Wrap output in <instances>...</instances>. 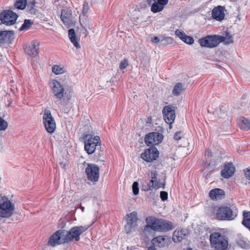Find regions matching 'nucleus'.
Segmentation results:
<instances>
[{
	"label": "nucleus",
	"instance_id": "nucleus-1",
	"mask_svg": "<svg viewBox=\"0 0 250 250\" xmlns=\"http://www.w3.org/2000/svg\"><path fill=\"white\" fill-rule=\"evenodd\" d=\"M147 225L145 227L146 230L151 229L155 231L165 232L173 229V224L170 221L149 216L146 218Z\"/></svg>",
	"mask_w": 250,
	"mask_h": 250
},
{
	"label": "nucleus",
	"instance_id": "nucleus-2",
	"mask_svg": "<svg viewBox=\"0 0 250 250\" xmlns=\"http://www.w3.org/2000/svg\"><path fill=\"white\" fill-rule=\"evenodd\" d=\"M83 139L84 140V149L87 154H92L95 153L97 158H99L103 154L102 151L99 148L101 145L99 136H93L91 134H86L83 135Z\"/></svg>",
	"mask_w": 250,
	"mask_h": 250
},
{
	"label": "nucleus",
	"instance_id": "nucleus-3",
	"mask_svg": "<svg viewBox=\"0 0 250 250\" xmlns=\"http://www.w3.org/2000/svg\"><path fill=\"white\" fill-rule=\"evenodd\" d=\"M51 90L56 100V102L59 104H67L71 98V95L65 91L63 86L57 80H54L52 81Z\"/></svg>",
	"mask_w": 250,
	"mask_h": 250
},
{
	"label": "nucleus",
	"instance_id": "nucleus-4",
	"mask_svg": "<svg viewBox=\"0 0 250 250\" xmlns=\"http://www.w3.org/2000/svg\"><path fill=\"white\" fill-rule=\"evenodd\" d=\"M210 246L216 250H226L229 246L228 238L219 232H214L209 236Z\"/></svg>",
	"mask_w": 250,
	"mask_h": 250
},
{
	"label": "nucleus",
	"instance_id": "nucleus-5",
	"mask_svg": "<svg viewBox=\"0 0 250 250\" xmlns=\"http://www.w3.org/2000/svg\"><path fill=\"white\" fill-rule=\"evenodd\" d=\"M90 226H75L71 228L69 230H65L64 237H63V242L68 243L75 240L76 242L80 240V235L85 232Z\"/></svg>",
	"mask_w": 250,
	"mask_h": 250
},
{
	"label": "nucleus",
	"instance_id": "nucleus-6",
	"mask_svg": "<svg viewBox=\"0 0 250 250\" xmlns=\"http://www.w3.org/2000/svg\"><path fill=\"white\" fill-rule=\"evenodd\" d=\"M237 213L235 207L222 206L217 209L216 217L219 220L231 221L236 218Z\"/></svg>",
	"mask_w": 250,
	"mask_h": 250
},
{
	"label": "nucleus",
	"instance_id": "nucleus-7",
	"mask_svg": "<svg viewBox=\"0 0 250 250\" xmlns=\"http://www.w3.org/2000/svg\"><path fill=\"white\" fill-rule=\"evenodd\" d=\"M88 184L95 185L98 182L100 177V168L98 165L88 163L85 169Z\"/></svg>",
	"mask_w": 250,
	"mask_h": 250
},
{
	"label": "nucleus",
	"instance_id": "nucleus-8",
	"mask_svg": "<svg viewBox=\"0 0 250 250\" xmlns=\"http://www.w3.org/2000/svg\"><path fill=\"white\" fill-rule=\"evenodd\" d=\"M14 209V206L7 197H0V217L3 218L10 217Z\"/></svg>",
	"mask_w": 250,
	"mask_h": 250
},
{
	"label": "nucleus",
	"instance_id": "nucleus-9",
	"mask_svg": "<svg viewBox=\"0 0 250 250\" xmlns=\"http://www.w3.org/2000/svg\"><path fill=\"white\" fill-rule=\"evenodd\" d=\"M42 123L45 130L48 133L52 134L54 132L56 128V122L51 111L48 109H45L44 110Z\"/></svg>",
	"mask_w": 250,
	"mask_h": 250
},
{
	"label": "nucleus",
	"instance_id": "nucleus-10",
	"mask_svg": "<svg viewBox=\"0 0 250 250\" xmlns=\"http://www.w3.org/2000/svg\"><path fill=\"white\" fill-rule=\"evenodd\" d=\"M223 38L219 35H208L199 40V44L202 47L209 48L216 47L220 42Z\"/></svg>",
	"mask_w": 250,
	"mask_h": 250
},
{
	"label": "nucleus",
	"instance_id": "nucleus-11",
	"mask_svg": "<svg viewBox=\"0 0 250 250\" xmlns=\"http://www.w3.org/2000/svg\"><path fill=\"white\" fill-rule=\"evenodd\" d=\"M177 107L173 105H166L164 107L162 112L164 119L166 123L169 125V127H172V124L175 119V110Z\"/></svg>",
	"mask_w": 250,
	"mask_h": 250
},
{
	"label": "nucleus",
	"instance_id": "nucleus-12",
	"mask_svg": "<svg viewBox=\"0 0 250 250\" xmlns=\"http://www.w3.org/2000/svg\"><path fill=\"white\" fill-rule=\"evenodd\" d=\"M18 15L11 10H5L0 14V20L3 24L11 25L15 23Z\"/></svg>",
	"mask_w": 250,
	"mask_h": 250
},
{
	"label": "nucleus",
	"instance_id": "nucleus-13",
	"mask_svg": "<svg viewBox=\"0 0 250 250\" xmlns=\"http://www.w3.org/2000/svg\"><path fill=\"white\" fill-rule=\"evenodd\" d=\"M126 224L125 226V231L126 233H130L137 226V222L138 220L137 213L133 211L126 215Z\"/></svg>",
	"mask_w": 250,
	"mask_h": 250
},
{
	"label": "nucleus",
	"instance_id": "nucleus-14",
	"mask_svg": "<svg viewBox=\"0 0 250 250\" xmlns=\"http://www.w3.org/2000/svg\"><path fill=\"white\" fill-rule=\"evenodd\" d=\"M163 139L162 134L157 132H152L147 134L145 138V142L147 146L156 145L160 144Z\"/></svg>",
	"mask_w": 250,
	"mask_h": 250
},
{
	"label": "nucleus",
	"instance_id": "nucleus-15",
	"mask_svg": "<svg viewBox=\"0 0 250 250\" xmlns=\"http://www.w3.org/2000/svg\"><path fill=\"white\" fill-rule=\"evenodd\" d=\"M65 229H60L52 234L49 238L48 244L54 247L61 244H65L63 242V237H64Z\"/></svg>",
	"mask_w": 250,
	"mask_h": 250
},
{
	"label": "nucleus",
	"instance_id": "nucleus-16",
	"mask_svg": "<svg viewBox=\"0 0 250 250\" xmlns=\"http://www.w3.org/2000/svg\"><path fill=\"white\" fill-rule=\"evenodd\" d=\"M159 154V151L155 147H151L142 153L141 158L147 162H152L156 160Z\"/></svg>",
	"mask_w": 250,
	"mask_h": 250
},
{
	"label": "nucleus",
	"instance_id": "nucleus-17",
	"mask_svg": "<svg viewBox=\"0 0 250 250\" xmlns=\"http://www.w3.org/2000/svg\"><path fill=\"white\" fill-rule=\"evenodd\" d=\"M39 46L40 42L39 41L37 40L32 41L25 46V52L28 56L35 57L38 55Z\"/></svg>",
	"mask_w": 250,
	"mask_h": 250
},
{
	"label": "nucleus",
	"instance_id": "nucleus-18",
	"mask_svg": "<svg viewBox=\"0 0 250 250\" xmlns=\"http://www.w3.org/2000/svg\"><path fill=\"white\" fill-rule=\"evenodd\" d=\"M171 242L170 237L167 235L158 236L151 240L154 247L164 248L169 245Z\"/></svg>",
	"mask_w": 250,
	"mask_h": 250
},
{
	"label": "nucleus",
	"instance_id": "nucleus-19",
	"mask_svg": "<svg viewBox=\"0 0 250 250\" xmlns=\"http://www.w3.org/2000/svg\"><path fill=\"white\" fill-rule=\"evenodd\" d=\"M61 19L67 28L71 27L73 24L72 13L70 10L62 9V10Z\"/></svg>",
	"mask_w": 250,
	"mask_h": 250
},
{
	"label": "nucleus",
	"instance_id": "nucleus-20",
	"mask_svg": "<svg viewBox=\"0 0 250 250\" xmlns=\"http://www.w3.org/2000/svg\"><path fill=\"white\" fill-rule=\"evenodd\" d=\"M14 39L13 31H0V42L2 43H11Z\"/></svg>",
	"mask_w": 250,
	"mask_h": 250
},
{
	"label": "nucleus",
	"instance_id": "nucleus-21",
	"mask_svg": "<svg viewBox=\"0 0 250 250\" xmlns=\"http://www.w3.org/2000/svg\"><path fill=\"white\" fill-rule=\"evenodd\" d=\"M188 232L187 229H181L175 230L172 235V239L175 243L179 242L187 238Z\"/></svg>",
	"mask_w": 250,
	"mask_h": 250
},
{
	"label": "nucleus",
	"instance_id": "nucleus-22",
	"mask_svg": "<svg viewBox=\"0 0 250 250\" xmlns=\"http://www.w3.org/2000/svg\"><path fill=\"white\" fill-rule=\"evenodd\" d=\"M235 171V167L231 163H228L224 166V169L221 171V175L225 178L231 177Z\"/></svg>",
	"mask_w": 250,
	"mask_h": 250
},
{
	"label": "nucleus",
	"instance_id": "nucleus-23",
	"mask_svg": "<svg viewBox=\"0 0 250 250\" xmlns=\"http://www.w3.org/2000/svg\"><path fill=\"white\" fill-rule=\"evenodd\" d=\"M212 17L217 21H222L225 17L223 7L219 5L214 8L212 10Z\"/></svg>",
	"mask_w": 250,
	"mask_h": 250
},
{
	"label": "nucleus",
	"instance_id": "nucleus-24",
	"mask_svg": "<svg viewBox=\"0 0 250 250\" xmlns=\"http://www.w3.org/2000/svg\"><path fill=\"white\" fill-rule=\"evenodd\" d=\"M209 196L212 200H220L224 197L225 192L221 189L216 188L209 191Z\"/></svg>",
	"mask_w": 250,
	"mask_h": 250
},
{
	"label": "nucleus",
	"instance_id": "nucleus-25",
	"mask_svg": "<svg viewBox=\"0 0 250 250\" xmlns=\"http://www.w3.org/2000/svg\"><path fill=\"white\" fill-rule=\"evenodd\" d=\"M68 37L74 46L77 48H80V45L79 43L78 40L76 38V34L74 29L71 28L68 30Z\"/></svg>",
	"mask_w": 250,
	"mask_h": 250
},
{
	"label": "nucleus",
	"instance_id": "nucleus-26",
	"mask_svg": "<svg viewBox=\"0 0 250 250\" xmlns=\"http://www.w3.org/2000/svg\"><path fill=\"white\" fill-rule=\"evenodd\" d=\"M239 126L245 130H248L250 129V122L247 119L244 117H240L237 121Z\"/></svg>",
	"mask_w": 250,
	"mask_h": 250
},
{
	"label": "nucleus",
	"instance_id": "nucleus-27",
	"mask_svg": "<svg viewBox=\"0 0 250 250\" xmlns=\"http://www.w3.org/2000/svg\"><path fill=\"white\" fill-rule=\"evenodd\" d=\"M35 0H27L26 5V11L30 14H35L36 9L34 8Z\"/></svg>",
	"mask_w": 250,
	"mask_h": 250
},
{
	"label": "nucleus",
	"instance_id": "nucleus-28",
	"mask_svg": "<svg viewBox=\"0 0 250 250\" xmlns=\"http://www.w3.org/2000/svg\"><path fill=\"white\" fill-rule=\"evenodd\" d=\"M242 224L250 229V212H243V219Z\"/></svg>",
	"mask_w": 250,
	"mask_h": 250
},
{
	"label": "nucleus",
	"instance_id": "nucleus-29",
	"mask_svg": "<svg viewBox=\"0 0 250 250\" xmlns=\"http://www.w3.org/2000/svg\"><path fill=\"white\" fill-rule=\"evenodd\" d=\"M164 7H165L164 6L161 4H159V2L156 0L155 2L152 3L151 11L152 12L156 13L162 11Z\"/></svg>",
	"mask_w": 250,
	"mask_h": 250
},
{
	"label": "nucleus",
	"instance_id": "nucleus-30",
	"mask_svg": "<svg viewBox=\"0 0 250 250\" xmlns=\"http://www.w3.org/2000/svg\"><path fill=\"white\" fill-rule=\"evenodd\" d=\"M183 90V84L181 83H177L173 87L172 94L174 96L179 95Z\"/></svg>",
	"mask_w": 250,
	"mask_h": 250
},
{
	"label": "nucleus",
	"instance_id": "nucleus-31",
	"mask_svg": "<svg viewBox=\"0 0 250 250\" xmlns=\"http://www.w3.org/2000/svg\"><path fill=\"white\" fill-rule=\"evenodd\" d=\"M153 182V180H150L148 182H146V185H143L142 186V189L144 191H148L149 190H151L153 188H154V187H156V185Z\"/></svg>",
	"mask_w": 250,
	"mask_h": 250
},
{
	"label": "nucleus",
	"instance_id": "nucleus-32",
	"mask_svg": "<svg viewBox=\"0 0 250 250\" xmlns=\"http://www.w3.org/2000/svg\"><path fill=\"white\" fill-rule=\"evenodd\" d=\"M27 0H16L15 6L18 9L23 10L26 7Z\"/></svg>",
	"mask_w": 250,
	"mask_h": 250
},
{
	"label": "nucleus",
	"instance_id": "nucleus-33",
	"mask_svg": "<svg viewBox=\"0 0 250 250\" xmlns=\"http://www.w3.org/2000/svg\"><path fill=\"white\" fill-rule=\"evenodd\" d=\"M33 24V22L30 20L25 19L23 23L21 25V26L20 28V31H22L24 30H27L29 29V28Z\"/></svg>",
	"mask_w": 250,
	"mask_h": 250
},
{
	"label": "nucleus",
	"instance_id": "nucleus-34",
	"mask_svg": "<svg viewBox=\"0 0 250 250\" xmlns=\"http://www.w3.org/2000/svg\"><path fill=\"white\" fill-rule=\"evenodd\" d=\"M52 72L56 75L61 74L64 73V70L63 68L60 66L54 65L52 68Z\"/></svg>",
	"mask_w": 250,
	"mask_h": 250
},
{
	"label": "nucleus",
	"instance_id": "nucleus-35",
	"mask_svg": "<svg viewBox=\"0 0 250 250\" xmlns=\"http://www.w3.org/2000/svg\"><path fill=\"white\" fill-rule=\"evenodd\" d=\"M221 37L224 38L222 39L223 41H221V42H224L226 44H230L233 42V39L232 37L229 34L226 35V37L221 36Z\"/></svg>",
	"mask_w": 250,
	"mask_h": 250
},
{
	"label": "nucleus",
	"instance_id": "nucleus-36",
	"mask_svg": "<svg viewBox=\"0 0 250 250\" xmlns=\"http://www.w3.org/2000/svg\"><path fill=\"white\" fill-rule=\"evenodd\" d=\"M154 184H156V186L154 187V188L155 189H158L159 188H162L163 189L165 188L166 186V181L165 179H164V181L163 183H160V181L159 180H156L155 181V182H154ZM155 186V185H154Z\"/></svg>",
	"mask_w": 250,
	"mask_h": 250
},
{
	"label": "nucleus",
	"instance_id": "nucleus-37",
	"mask_svg": "<svg viewBox=\"0 0 250 250\" xmlns=\"http://www.w3.org/2000/svg\"><path fill=\"white\" fill-rule=\"evenodd\" d=\"M8 127V123L1 117H0V130H5Z\"/></svg>",
	"mask_w": 250,
	"mask_h": 250
},
{
	"label": "nucleus",
	"instance_id": "nucleus-38",
	"mask_svg": "<svg viewBox=\"0 0 250 250\" xmlns=\"http://www.w3.org/2000/svg\"><path fill=\"white\" fill-rule=\"evenodd\" d=\"M139 184L137 182H134L132 185V190L134 195H137L139 193Z\"/></svg>",
	"mask_w": 250,
	"mask_h": 250
},
{
	"label": "nucleus",
	"instance_id": "nucleus-39",
	"mask_svg": "<svg viewBox=\"0 0 250 250\" xmlns=\"http://www.w3.org/2000/svg\"><path fill=\"white\" fill-rule=\"evenodd\" d=\"M128 62L126 59H124L121 61L120 64V68L122 70L125 69L128 66Z\"/></svg>",
	"mask_w": 250,
	"mask_h": 250
},
{
	"label": "nucleus",
	"instance_id": "nucleus-40",
	"mask_svg": "<svg viewBox=\"0 0 250 250\" xmlns=\"http://www.w3.org/2000/svg\"><path fill=\"white\" fill-rule=\"evenodd\" d=\"M89 7L87 3L84 2L83 5V15L85 16L88 13Z\"/></svg>",
	"mask_w": 250,
	"mask_h": 250
},
{
	"label": "nucleus",
	"instance_id": "nucleus-41",
	"mask_svg": "<svg viewBox=\"0 0 250 250\" xmlns=\"http://www.w3.org/2000/svg\"><path fill=\"white\" fill-rule=\"evenodd\" d=\"M160 198L163 201L167 200L168 198V193L167 192L165 191H162L160 192Z\"/></svg>",
	"mask_w": 250,
	"mask_h": 250
},
{
	"label": "nucleus",
	"instance_id": "nucleus-42",
	"mask_svg": "<svg viewBox=\"0 0 250 250\" xmlns=\"http://www.w3.org/2000/svg\"><path fill=\"white\" fill-rule=\"evenodd\" d=\"M175 34L176 36L177 37H178V38H179L180 39H181V38H182L184 36H185V32L180 30L179 29H177L175 31Z\"/></svg>",
	"mask_w": 250,
	"mask_h": 250
},
{
	"label": "nucleus",
	"instance_id": "nucleus-43",
	"mask_svg": "<svg viewBox=\"0 0 250 250\" xmlns=\"http://www.w3.org/2000/svg\"><path fill=\"white\" fill-rule=\"evenodd\" d=\"M186 42L185 43L188 44H192L194 42V40L193 38L191 36H188L186 37Z\"/></svg>",
	"mask_w": 250,
	"mask_h": 250
},
{
	"label": "nucleus",
	"instance_id": "nucleus-44",
	"mask_svg": "<svg viewBox=\"0 0 250 250\" xmlns=\"http://www.w3.org/2000/svg\"><path fill=\"white\" fill-rule=\"evenodd\" d=\"M244 174L245 177L247 179L250 180V167H248L244 170Z\"/></svg>",
	"mask_w": 250,
	"mask_h": 250
},
{
	"label": "nucleus",
	"instance_id": "nucleus-45",
	"mask_svg": "<svg viewBox=\"0 0 250 250\" xmlns=\"http://www.w3.org/2000/svg\"><path fill=\"white\" fill-rule=\"evenodd\" d=\"M182 133L181 131L176 132L174 135V138L176 140H179L182 138Z\"/></svg>",
	"mask_w": 250,
	"mask_h": 250
},
{
	"label": "nucleus",
	"instance_id": "nucleus-46",
	"mask_svg": "<svg viewBox=\"0 0 250 250\" xmlns=\"http://www.w3.org/2000/svg\"><path fill=\"white\" fill-rule=\"evenodd\" d=\"M157 1L165 7L168 3V0H157Z\"/></svg>",
	"mask_w": 250,
	"mask_h": 250
},
{
	"label": "nucleus",
	"instance_id": "nucleus-47",
	"mask_svg": "<svg viewBox=\"0 0 250 250\" xmlns=\"http://www.w3.org/2000/svg\"><path fill=\"white\" fill-rule=\"evenodd\" d=\"M160 41V39L158 37H152L151 39V42L153 43H157Z\"/></svg>",
	"mask_w": 250,
	"mask_h": 250
},
{
	"label": "nucleus",
	"instance_id": "nucleus-48",
	"mask_svg": "<svg viewBox=\"0 0 250 250\" xmlns=\"http://www.w3.org/2000/svg\"><path fill=\"white\" fill-rule=\"evenodd\" d=\"M205 156L206 157L209 158V157H211L212 156V153L211 151L209 149H208L205 152Z\"/></svg>",
	"mask_w": 250,
	"mask_h": 250
},
{
	"label": "nucleus",
	"instance_id": "nucleus-49",
	"mask_svg": "<svg viewBox=\"0 0 250 250\" xmlns=\"http://www.w3.org/2000/svg\"><path fill=\"white\" fill-rule=\"evenodd\" d=\"M158 173L156 170H153L151 171V178L154 179V178L157 177Z\"/></svg>",
	"mask_w": 250,
	"mask_h": 250
},
{
	"label": "nucleus",
	"instance_id": "nucleus-50",
	"mask_svg": "<svg viewBox=\"0 0 250 250\" xmlns=\"http://www.w3.org/2000/svg\"><path fill=\"white\" fill-rule=\"evenodd\" d=\"M205 165L207 168L210 169V163H208L207 161H206V162H205Z\"/></svg>",
	"mask_w": 250,
	"mask_h": 250
},
{
	"label": "nucleus",
	"instance_id": "nucleus-51",
	"mask_svg": "<svg viewBox=\"0 0 250 250\" xmlns=\"http://www.w3.org/2000/svg\"><path fill=\"white\" fill-rule=\"evenodd\" d=\"M155 1H156V0H146V2L149 5H150L152 2H155Z\"/></svg>",
	"mask_w": 250,
	"mask_h": 250
},
{
	"label": "nucleus",
	"instance_id": "nucleus-52",
	"mask_svg": "<svg viewBox=\"0 0 250 250\" xmlns=\"http://www.w3.org/2000/svg\"><path fill=\"white\" fill-rule=\"evenodd\" d=\"M188 36L186 34H185V36H184L182 38H181V40L183 41L184 42H186V37H188Z\"/></svg>",
	"mask_w": 250,
	"mask_h": 250
},
{
	"label": "nucleus",
	"instance_id": "nucleus-53",
	"mask_svg": "<svg viewBox=\"0 0 250 250\" xmlns=\"http://www.w3.org/2000/svg\"><path fill=\"white\" fill-rule=\"evenodd\" d=\"M147 250H156V248L154 246L149 247Z\"/></svg>",
	"mask_w": 250,
	"mask_h": 250
},
{
	"label": "nucleus",
	"instance_id": "nucleus-54",
	"mask_svg": "<svg viewBox=\"0 0 250 250\" xmlns=\"http://www.w3.org/2000/svg\"><path fill=\"white\" fill-rule=\"evenodd\" d=\"M84 31H85L84 33L85 34V36H86L87 35V34H88V32H87V30L85 28H84Z\"/></svg>",
	"mask_w": 250,
	"mask_h": 250
},
{
	"label": "nucleus",
	"instance_id": "nucleus-55",
	"mask_svg": "<svg viewBox=\"0 0 250 250\" xmlns=\"http://www.w3.org/2000/svg\"><path fill=\"white\" fill-rule=\"evenodd\" d=\"M166 39L167 41L171 40V38L170 37H167Z\"/></svg>",
	"mask_w": 250,
	"mask_h": 250
},
{
	"label": "nucleus",
	"instance_id": "nucleus-56",
	"mask_svg": "<svg viewBox=\"0 0 250 250\" xmlns=\"http://www.w3.org/2000/svg\"><path fill=\"white\" fill-rule=\"evenodd\" d=\"M3 56L0 54V62L3 59Z\"/></svg>",
	"mask_w": 250,
	"mask_h": 250
},
{
	"label": "nucleus",
	"instance_id": "nucleus-57",
	"mask_svg": "<svg viewBox=\"0 0 250 250\" xmlns=\"http://www.w3.org/2000/svg\"><path fill=\"white\" fill-rule=\"evenodd\" d=\"M151 180H153V182L154 183V182H155V181L157 180V177L154 178V179H151Z\"/></svg>",
	"mask_w": 250,
	"mask_h": 250
},
{
	"label": "nucleus",
	"instance_id": "nucleus-58",
	"mask_svg": "<svg viewBox=\"0 0 250 250\" xmlns=\"http://www.w3.org/2000/svg\"><path fill=\"white\" fill-rule=\"evenodd\" d=\"M81 209H82V211H83V210H84V208L83 207L81 206Z\"/></svg>",
	"mask_w": 250,
	"mask_h": 250
},
{
	"label": "nucleus",
	"instance_id": "nucleus-59",
	"mask_svg": "<svg viewBox=\"0 0 250 250\" xmlns=\"http://www.w3.org/2000/svg\"><path fill=\"white\" fill-rule=\"evenodd\" d=\"M134 10H135V11H139V9H138V8H137V9L136 8H135V9H134Z\"/></svg>",
	"mask_w": 250,
	"mask_h": 250
}]
</instances>
